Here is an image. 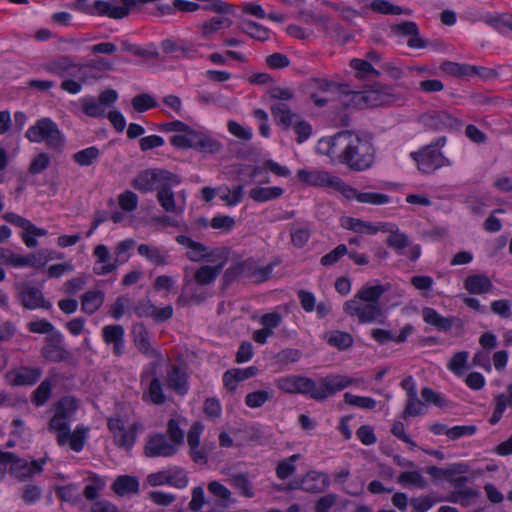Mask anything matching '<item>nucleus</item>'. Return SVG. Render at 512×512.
<instances>
[{"label":"nucleus","mask_w":512,"mask_h":512,"mask_svg":"<svg viewBox=\"0 0 512 512\" xmlns=\"http://www.w3.org/2000/svg\"><path fill=\"white\" fill-rule=\"evenodd\" d=\"M94 256L97 258V263L101 264L100 267L94 266V273L97 275H107L118 267L116 259L111 262V255L108 247L104 244H99L94 248Z\"/></svg>","instance_id":"obj_22"},{"label":"nucleus","mask_w":512,"mask_h":512,"mask_svg":"<svg viewBox=\"0 0 512 512\" xmlns=\"http://www.w3.org/2000/svg\"><path fill=\"white\" fill-rule=\"evenodd\" d=\"M49 431H57V443L60 446L68 443L70 422L54 415L48 424Z\"/></svg>","instance_id":"obj_38"},{"label":"nucleus","mask_w":512,"mask_h":512,"mask_svg":"<svg viewBox=\"0 0 512 512\" xmlns=\"http://www.w3.org/2000/svg\"><path fill=\"white\" fill-rule=\"evenodd\" d=\"M134 313L139 317H153V314L156 311V306L151 302V300L146 297L137 302V304L133 307Z\"/></svg>","instance_id":"obj_64"},{"label":"nucleus","mask_w":512,"mask_h":512,"mask_svg":"<svg viewBox=\"0 0 512 512\" xmlns=\"http://www.w3.org/2000/svg\"><path fill=\"white\" fill-rule=\"evenodd\" d=\"M123 6H114L103 0L95 1V15L107 16L113 19H123L130 13V8L135 6L137 0H121Z\"/></svg>","instance_id":"obj_16"},{"label":"nucleus","mask_w":512,"mask_h":512,"mask_svg":"<svg viewBox=\"0 0 512 512\" xmlns=\"http://www.w3.org/2000/svg\"><path fill=\"white\" fill-rule=\"evenodd\" d=\"M41 356L53 363L70 362L73 359L72 352L65 347L64 336L60 331L46 336Z\"/></svg>","instance_id":"obj_8"},{"label":"nucleus","mask_w":512,"mask_h":512,"mask_svg":"<svg viewBox=\"0 0 512 512\" xmlns=\"http://www.w3.org/2000/svg\"><path fill=\"white\" fill-rule=\"evenodd\" d=\"M391 31L397 36H409L407 45L410 48L422 49L428 46V42L419 36V28L413 21H402L391 26Z\"/></svg>","instance_id":"obj_13"},{"label":"nucleus","mask_w":512,"mask_h":512,"mask_svg":"<svg viewBox=\"0 0 512 512\" xmlns=\"http://www.w3.org/2000/svg\"><path fill=\"white\" fill-rule=\"evenodd\" d=\"M309 86L312 89H317L323 92L328 91H336L340 95L344 96V99H341V105L345 107H351L355 104V97L358 96L354 90L350 88V85L347 83H337L324 78H311L309 80Z\"/></svg>","instance_id":"obj_10"},{"label":"nucleus","mask_w":512,"mask_h":512,"mask_svg":"<svg viewBox=\"0 0 512 512\" xmlns=\"http://www.w3.org/2000/svg\"><path fill=\"white\" fill-rule=\"evenodd\" d=\"M272 395L265 390H257L248 393L245 397V404L250 408L261 407L266 401H268Z\"/></svg>","instance_id":"obj_62"},{"label":"nucleus","mask_w":512,"mask_h":512,"mask_svg":"<svg viewBox=\"0 0 512 512\" xmlns=\"http://www.w3.org/2000/svg\"><path fill=\"white\" fill-rule=\"evenodd\" d=\"M131 104L133 109L138 113L146 112L158 106L156 99L148 93H141L134 96L131 100Z\"/></svg>","instance_id":"obj_47"},{"label":"nucleus","mask_w":512,"mask_h":512,"mask_svg":"<svg viewBox=\"0 0 512 512\" xmlns=\"http://www.w3.org/2000/svg\"><path fill=\"white\" fill-rule=\"evenodd\" d=\"M52 387L53 383L49 378L43 380L32 393V403L37 407L43 406L51 396Z\"/></svg>","instance_id":"obj_44"},{"label":"nucleus","mask_w":512,"mask_h":512,"mask_svg":"<svg viewBox=\"0 0 512 512\" xmlns=\"http://www.w3.org/2000/svg\"><path fill=\"white\" fill-rule=\"evenodd\" d=\"M89 480L92 481V484L85 486L83 495L87 500L93 501L98 497L99 491L105 487L106 481L105 478L96 474L90 476Z\"/></svg>","instance_id":"obj_50"},{"label":"nucleus","mask_w":512,"mask_h":512,"mask_svg":"<svg viewBox=\"0 0 512 512\" xmlns=\"http://www.w3.org/2000/svg\"><path fill=\"white\" fill-rule=\"evenodd\" d=\"M358 202L372 205H384L390 202V196L377 192H360Z\"/></svg>","instance_id":"obj_61"},{"label":"nucleus","mask_w":512,"mask_h":512,"mask_svg":"<svg viewBox=\"0 0 512 512\" xmlns=\"http://www.w3.org/2000/svg\"><path fill=\"white\" fill-rule=\"evenodd\" d=\"M385 292L382 284H365L352 299L344 302L343 311L350 317H357L360 324H383L386 316L379 301Z\"/></svg>","instance_id":"obj_3"},{"label":"nucleus","mask_w":512,"mask_h":512,"mask_svg":"<svg viewBox=\"0 0 512 512\" xmlns=\"http://www.w3.org/2000/svg\"><path fill=\"white\" fill-rule=\"evenodd\" d=\"M304 491L321 493L330 485L329 476L324 472L310 471L303 477Z\"/></svg>","instance_id":"obj_23"},{"label":"nucleus","mask_w":512,"mask_h":512,"mask_svg":"<svg viewBox=\"0 0 512 512\" xmlns=\"http://www.w3.org/2000/svg\"><path fill=\"white\" fill-rule=\"evenodd\" d=\"M423 320L429 324L434 326L438 331L447 332L449 331L454 321L455 317H444L440 315L434 308L424 307L422 310Z\"/></svg>","instance_id":"obj_25"},{"label":"nucleus","mask_w":512,"mask_h":512,"mask_svg":"<svg viewBox=\"0 0 512 512\" xmlns=\"http://www.w3.org/2000/svg\"><path fill=\"white\" fill-rule=\"evenodd\" d=\"M291 242L297 248L304 247L310 238V230L307 227L295 226L294 224L290 228Z\"/></svg>","instance_id":"obj_54"},{"label":"nucleus","mask_w":512,"mask_h":512,"mask_svg":"<svg viewBox=\"0 0 512 512\" xmlns=\"http://www.w3.org/2000/svg\"><path fill=\"white\" fill-rule=\"evenodd\" d=\"M88 433L89 428L83 425H77L72 433L69 431L68 442L70 448L75 452H80L85 445Z\"/></svg>","instance_id":"obj_46"},{"label":"nucleus","mask_w":512,"mask_h":512,"mask_svg":"<svg viewBox=\"0 0 512 512\" xmlns=\"http://www.w3.org/2000/svg\"><path fill=\"white\" fill-rule=\"evenodd\" d=\"M350 66L356 71V76L359 78H366L369 75L380 76V71L376 70L367 60L354 58L350 61Z\"/></svg>","instance_id":"obj_48"},{"label":"nucleus","mask_w":512,"mask_h":512,"mask_svg":"<svg viewBox=\"0 0 512 512\" xmlns=\"http://www.w3.org/2000/svg\"><path fill=\"white\" fill-rule=\"evenodd\" d=\"M231 484L233 487L238 489L241 494L247 498H252L254 496V491L251 482L248 477L244 473H238L232 475Z\"/></svg>","instance_id":"obj_51"},{"label":"nucleus","mask_w":512,"mask_h":512,"mask_svg":"<svg viewBox=\"0 0 512 512\" xmlns=\"http://www.w3.org/2000/svg\"><path fill=\"white\" fill-rule=\"evenodd\" d=\"M469 353L467 351H460L453 355L449 360L447 367L456 375H461L462 370L466 367Z\"/></svg>","instance_id":"obj_63"},{"label":"nucleus","mask_w":512,"mask_h":512,"mask_svg":"<svg viewBox=\"0 0 512 512\" xmlns=\"http://www.w3.org/2000/svg\"><path fill=\"white\" fill-rule=\"evenodd\" d=\"M102 338L107 345H112L113 355L120 357L125 350V330L119 324H110L102 328Z\"/></svg>","instance_id":"obj_15"},{"label":"nucleus","mask_w":512,"mask_h":512,"mask_svg":"<svg viewBox=\"0 0 512 512\" xmlns=\"http://www.w3.org/2000/svg\"><path fill=\"white\" fill-rule=\"evenodd\" d=\"M322 142L328 146L326 154L351 171H365L374 163L375 148L369 135L342 130Z\"/></svg>","instance_id":"obj_1"},{"label":"nucleus","mask_w":512,"mask_h":512,"mask_svg":"<svg viewBox=\"0 0 512 512\" xmlns=\"http://www.w3.org/2000/svg\"><path fill=\"white\" fill-rule=\"evenodd\" d=\"M325 339L330 346L336 347L341 351L346 350L353 345V337L348 332L334 331L327 334Z\"/></svg>","instance_id":"obj_41"},{"label":"nucleus","mask_w":512,"mask_h":512,"mask_svg":"<svg viewBox=\"0 0 512 512\" xmlns=\"http://www.w3.org/2000/svg\"><path fill=\"white\" fill-rule=\"evenodd\" d=\"M100 157V150L96 146L82 149L72 155V159L80 166H91Z\"/></svg>","instance_id":"obj_40"},{"label":"nucleus","mask_w":512,"mask_h":512,"mask_svg":"<svg viewBox=\"0 0 512 512\" xmlns=\"http://www.w3.org/2000/svg\"><path fill=\"white\" fill-rule=\"evenodd\" d=\"M105 294L101 290H89L81 297V310L88 314H94L103 304Z\"/></svg>","instance_id":"obj_33"},{"label":"nucleus","mask_w":512,"mask_h":512,"mask_svg":"<svg viewBox=\"0 0 512 512\" xmlns=\"http://www.w3.org/2000/svg\"><path fill=\"white\" fill-rule=\"evenodd\" d=\"M440 69L457 78H466L470 77V71L472 70L470 64L466 63H457L452 61H444L440 65Z\"/></svg>","instance_id":"obj_43"},{"label":"nucleus","mask_w":512,"mask_h":512,"mask_svg":"<svg viewBox=\"0 0 512 512\" xmlns=\"http://www.w3.org/2000/svg\"><path fill=\"white\" fill-rule=\"evenodd\" d=\"M45 235H47L46 229L39 228L31 222L30 225H28L27 231L21 233V239L28 248H35L38 245L36 237Z\"/></svg>","instance_id":"obj_52"},{"label":"nucleus","mask_w":512,"mask_h":512,"mask_svg":"<svg viewBox=\"0 0 512 512\" xmlns=\"http://www.w3.org/2000/svg\"><path fill=\"white\" fill-rule=\"evenodd\" d=\"M411 158L417 163L419 171L423 174H431L443 166H450L451 162L443 153L434 149V146H424L418 151L410 153Z\"/></svg>","instance_id":"obj_7"},{"label":"nucleus","mask_w":512,"mask_h":512,"mask_svg":"<svg viewBox=\"0 0 512 512\" xmlns=\"http://www.w3.org/2000/svg\"><path fill=\"white\" fill-rule=\"evenodd\" d=\"M270 110L276 124L285 130L289 129L293 124V119L297 118V115L283 102L273 104Z\"/></svg>","instance_id":"obj_31"},{"label":"nucleus","mask_w":512,"mask_h":512,"mask_svg":"<svg viewBox=\"0 0 512 512\" xmlns=\"http://www.w3.org/2000/svg\"><path fill=\"white\" fill-rule=\"evenodd\" d=\"M241 31L249 37L264 42L269 39V30L252 20L242 21Z\"/></svg>","instance_id":"obj_39"},{"label":"nucleus","mask_w":512,"mask_h":512,"mask_svg":"<svg viewBox=\"0 0 512 512\" xmlns=\"http://www.w3.org/2000/svg\"><path fill=\"white\" fill-rule=\"evenodd\" d=\"M183 134H175L170 137L169 141L177 149H193L194 136L196 130L190 127V131H181Z\"/></svg>","instance_id":"obj_49"},{"label":"nucleus","mask_w":512,"mask_h":512,"mask_svg":"<svg viewBox=\"0 0 512 512\" xmlns=\"http://www.w3.org/2000/svg\"><path fill=\"white\" fill-rule=\"evenodd\" d=\"M173 180L174 183H180V177L167 170L163 169H146L141 171L132 181V186L142 192H152L157 190L165 181Z\"/></svg>","instance_id":"obj_6"},{"label":"nucleus","mask_w":512,"mask_h":512,"mask_svg":"<svg viewBox=\"0 0 512 512\" xmlns=\"http://www.w3.org/2000/svg\"><path fill=\"white\" fill-rule=\"evenodd\" d=\"M81 108L85 115L93 118L105 117V109L98 99L93 96H87L81 99Z\"/></svg>","instance_id":"obj_42"},{"label":"nucleus","mask_w":512,"mask_h":512,"mask_svg":"<svg viewBox=\"0 0 512 512\" xmlns=\"http://www.w3.org/2000/svg\"><path fill=\"white\" fill-rule=\"evenodd\" d=\"M398 482L401 484H412L418 488H426L427 481L422 477L418 471H405L402 472L398 478Z\"/></svg>","instance_id":"obj_59"},{"label":"nucleus","mask_w":512,"mask_h":512,"mask_svg":"<svg viewBox=\"0 0 512 512\" xmlns=\"http://www.w3.org/2000/svg\"><path fill=\"white\" fill-rule=\"evenodd\" d=\"M139 481L136 477L130 475L118 476L111 485L112 491L118 496L128 494H137L139 492Z\"/></svg>","instance_id":"obj_28"},{"label":"nucleus","mask_w":512,"mask_h":512,"mask_svg":"<svg viewBox=\"0 0 512 512\" xmlns=\"http://www.w3.org/2000/svg\"><path fill=\"white\" fill-rule=\"evenodd\" d=\"M85 66L76 63L73 57L63 55L57 57L44 65V70L59 77H77V72H82Z\"/></svg>","instance_id":"obj_11"},{"label":"nucleus","mask_w":512,"mask_h":512,"mask_svg":"<svg viewBox=\"0 0 512 512\" xmlns=\"http://www.w3.org/2000/svg\"><path fill=\"white\" fill-rule=\"evenodd\" d=\"M178 452V447L169 443L166 436L162 433L152 435L145 445V455L147 457H170Z\"/></svg>","instance_id":"obj_12"},{"label":"nucleus","mask_w":512,"mask_h":512,"mask_svg":"<svg viewBox=\"0 0 512 512\" xmlns=\"http://www.w3.org/2000/svg\"><path fill=\"white\" fill-rule=\"evenodd\" d=\"M414 328L411 324H406L398 336H394L389 330L376 328L371 331V337L379 344L384 345L387 342L394 341L403 343L407 340L408 336L412 334Z\"/></svg>","instance_id":"obj_24"},{"label":"nucleus","mask_w":512,"mask_h":512,"mask_svg":"<svg viewBox=\"0 0 512 512\" xmlns=\"http://www.w3.org/2000/svg\"><path fill=\"white\" fill-rule=\"evenodd\" d=\"M25 137L32 143L45 142L49 149L62 152L65 145V137L58 128V125L49 117L38 119L30 126Z\"/></svg>","instance_id":"obj_4"},{"label":"nucleus","mask_w":512,"mask_h":512,"mask_svg":"<svg viewBox=\"0 0 512 512\" xmlns=\"http://www.w3.org/2000/svg\"><path fill=\"white\" fill-rule=\"evenodd\" d=\"M296 176L301 183L306 185L329 188H332V182H334L336 177L327 171L307 169H299Z\"/></svg>","instance_id":"obj_19"},{"label":"nucleus","mask_w":512,"mask_h":512,"mask_svg":"<svg viewBox=\"0 0 512 512\" xmlns=\"http://www.w3.org/2000/svg\"><path fill=\"white\" fill-rule=\"evenodd\" d=\"M20 297L22 305L30 310L36 308L50 309L52 307V304L45 300L43 293L38 288L32 287L28 283L22 285Z\"/></svg>","instance_id":"obj_18"},{"label":"nucleus","mask_w":512,"mask_h":512,"mask_svg":"<svg viewBox=\"0 0 512 512\" xmlns=\"http://www.w3.org/2000/svg\"><path fill=\"white\" fill-rule=\"evenodd\" d=\"M352 382L350 378L337 375L321 378L317 384L305 376L289 375L276 379L275 385L284 393L309 395L310 398L321 401L350 386Z\"/></svg>","instance_id":"obj_2"},{"label":"nucleus","mask_w":512,"mask_h":512,"mask_svg":"<svg viewBox=\"0 0 512 512\" xmlns=\"http://www.w3.org/2000/svg\"><path fill=\"white\" fill-rule=\"evenodd\" d=\"M283 193L284 189L278 186L255 187L249 191V197L257 203H264L280 198Z\"/></svg>","instance_id":"obj_36"},{"label":"nucleus","mask_w":512,"mask_h":512,"mask_svg":"<svg viewBox=\"0 0 512 512\" xmlns=\"http://www.w3.org/2000/svg\"><path fill=\"white\" fill-rule=\"evenodd\" d=\"M381 230L390 233L386 239L387 245L393 248L398 254H402V250L409 244L407 235L399 232L396 225L390 223H382Z\"/></svg>","instance_id":"obj_27"},{"label":"nucleus","mask_w":512,"mask_h":512,"mask_svg":"<svg viewBox=\"0 0 512 512\" xmlns=\"http://www.w3.org/2000/svg\"><path fill=\"white\" fill-rule=\"evenodd\" d=\"M355 93L358 96L355 97V104L353 106L357 105L358 100H363L370 106L389 105L396 100L393 88L379 82L371 85L370 89L366 90L363 95L357 91Z\"/></svg>","instance_id":"obj_9"},{"label":"nucleus","mask_w":512,"mask_h":512,"mask_svg":"<svg viewBox=\"0 0 512 512\" xmlns=\"http://www.w3.org/2000/svg\"><path fill=\"white\" fill-rule=\"evenodd\" d=\"M194 136L193 149L202 153L216 154L222 149V144L215 138L196 131Z\"/></svg>","instance_id":"obj_32"},{"label":"nucleus","mask_w":512,"mask_h":512,"mask_svg":"<svg viewBox=\"0 0 512 512\" xmlns=\"http://www.w3.org/2000/svg\"><path fill=\"white\" fill-rule=\"evenodd\" d=\"M180 183H174L173 180L165 181L161 186L157 187V200L161 207L170 213H176L177 207L175 204V197L172 191L173 186H177Z\"/></svg>","instance_id":"obj_26"},{"label":"nucleus","mask_w":512,"mask_h":512,"mask_svg":"<svg viewBox=\"0 0 512 512\" xmlns=\"http://www.w3.org/2000/svg\"><path fill=\"white\" fill-rule=\"evenodd\" d=\"M478 495V491L472 488H467L464 490H456L452 492L451 495L446 500L451 503L459 502L462 506H467L469 504L468 500L471 498L478 497Z\"/></svg>","instance_id":"obj_58"},{"label":"nucleus","mask_w":512,"mask_h":512,"mask_svg":"<svg viewBox=\"0 0 512 512\" xmlns=\"http://www.w3.org/2000/svg\"><path fill=\"white\" fill-rule=\"evenodd\" d=\"M469 472V465L464 462L452 463L447 468H442L443 479L451 483L458 475Z\"/></svg>","instance_id":"obj_57"},{"label":"nucleus","mask_w":512,"mask_h":512,"mask_svg":"<svg viewBox=\"0 0 512 512\" xmlns=\"http://www.w3.org/2000/svg\"><path fill=\"white\" fill-rule=\"evenodd\" d=\"M42 375V369L39 367H21L13 373L11 380L14 386L34 385L37 383Z\"/></svg>","instance_id":"obj_30"},{"label":"nucleus","mask_w":512,"mask_h":512,"mask_svg":"<svg viewBox=\"0 0 512 512\" xmlns=\"http://www.w3.org/2000/svg\"><path fill=\"white\" fill-rule=\"evenodd\" d=\"M299 454H294L290 456L287 460H282L278 463L276 467V475L279 479H286L290 475H292L295 470L296 466L294 465V462L299 459Z\"/></svg>","instance_id":"obj_56"},{"label":"nucleus","mask_w":512,"mask_h":512,"mask_svg":"<svg viewBox=\"0 0 512 512\" xmlns=\"http://www.w3.org/2000/svg\"><path fill=\"white\" fill-rule=\"evenodd\" d=\"M166 384L168 388L174 390L176 394L184 396L188 393L187 373L177 365H171L167 371Z\"/></svg>","instance_id":"obj_20"},{"label":"nucleus","mask_w":512,"mask_h":512,"mask_svg":"<svg viewBox=\"0 0 512 512\" xmlns=\"http://www.w3.org/2000/svg\"><path fill=\"white\" fill-rule=\"evenodd\" d=\"M51 260V257H47L44 250H39L36 253H30L27 255H19L10 253L6 259V264L14 267L31 266L39 269L46 265Z\"/></svg>","instance_id":"obj_17"},{"label":"nucleus","mask_w":512,"mask_h":512,"mask_svg":"<svg viewBox=\"0 0 512 512\" xmlns=\"http://www.w3.org/2000/svg\"><path fill=\"white\" fill-rule=\"evenodd\" d=\"M464 287L471 294H484L492 290L493 284L486 274H473L465 279Z\"/></svg>","instance_id":"obj_29"},{"label":"nucleus","mask_w":512,"mask_h":512,"mask_svg":"<svg viewBox=\"0 0 512 512\" xmlns=\"http://www.w3.org/2000/svg\"><path fill=\"white\" fill-rule=\"evenodd\" d=\"M78 409V402L72 396H63L55 404L54 410L57 417L71 422Z\"/></svg>","instance_id":"obj_34"},{"label":"nucleus","mask_w":512,"mask_h":512,"mask_svg":"<svg viewBox=\"0 0 512 512\" xmlns=\"http://www.w3.org/2000/svg\"><path fill=\"white\" fill-rule=\"evenodd\" d=\"M419 123L433 131H460L464 122L447 110H431L419 116Z\"/></svg>","instance_id":"obj_5"},{"label":"nucleus","mask_w":512,"mask_h":512,"mask_svg":"<svg viewBox=\"0 0 512 512\" xmlns=\"http://www.w3.org/2000/svg\"><path fill=\"white\" fill-rule=\"evenodd\" d=\"M332 189L337 192H340L346 199H356L358 201V196H360V192L357 191L354 187L345 183L340 177H335L334 182H332Z\"/></svg>","instance_id":"obj_60"},{"label":"nucleus","mask_w":512,"mask_h":512,"mask_svg":"<svg viewBox=\"0 0 512 512\" xmlns=\"http://www.w3.org/2000/svg\"><path fill=\"white\" fill-rule=\"evenodd\" d=\"M242 275L253 279L255 282L267 281L271 275L273 265L269 264L265 267H258L257 262L253 259H247L239 262Z\"/></svg>","instance_id":"obj_21"},{"label":"nucleus","mask_w":512,"mask_h":512,"mask_svg":"<svg viewBox=\"0 0 512 512\" xmlns=\"http://www.w3.org/2000/svg\"><path fill=\"white\" fill-rule=\"evenodd\" d=\"M511 19V14L503 13V14H495V15H486L483 18V21L494 28L495 30L503 33L507 29L508 21Z\"/></svg>","instance_id":"obj_53"},{"label":"nucleus","mask_w":512,"mask_h":512,"mask_svg":"<svg viewBox=\"0 0 512 512\" xmlns=\"http://www.w3.org/2000/svg\"><path fill=\"white\" fill-rule=\"evenodd\" d=\"M56 495L61 501L65 502L76 504L81 501L79 485L76 483H70L65 486L57 487Z\"/></svg>","instance_id":"obj_45"},{"label":"nucleus","mask_w":512,"mask_h":512,"mask_svg":"<svg viewBox=\"0 0 512 512\" xmlns=\"http://www.w3.org/2000/svg\"><path fill=\"white\" fill-rule=\"evenodd\" d=\"M223 270V265H203L194 274V280L198 285H209L213 283Z\"/></svg>","instance_id":"obj_37"},{"label":"nucleus","mask_w":512,"mask_h":512,"mask_svg":"<svg viewBox=\"0 0 512 512\" xmlns=\"http://www.w3.org/2000/svg\"><path fill=\"white\" fill-rule=\"evenodd\" d=\"M344 402L348 405L364 409H374L376 407V401L372 397L356 396L350 392L344 394Z\"/></svg>","instance_id":"obj_55"},{"label":"nucleus","mask_w":512,"mask_h":512,"mask_svg":"<svg viewBox=\"0 0 512 512\" xmlns=\"http://www.w3.org/2000/svg\"><path fill=\"white\" fill-rule=\"evenodd\" d=\"M137 251L139 255L145 257L149 262L156 266H165L168 264L167 251H163L158 247L149 246L147 244H140L137 247Z\"/></svg>","instance_id":"obj_35"},{"label":"nucleus","mask_w":512,"mask_h":512,"mask_svg":"<svg viewBox=\"0 0 512 512\" xmlns=\"http://www.w3.org/2000/svg\"><path fill=\"white\" fill-rule=\"evenodd\" d=\"M132 336H133V342L137 348V350L150 358H157L160 359L161 355L160 353L155 350L151 343L149 338V332L146 328L145 324L143 322H138L133 324L132 326Z\"/></svg>","instance_id":"obj_14"}]
</instances>
